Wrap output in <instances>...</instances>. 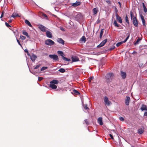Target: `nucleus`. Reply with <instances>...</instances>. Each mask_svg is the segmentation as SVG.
<instances>
[{
  "label": "nucleus",
  "mask_w": 147,
  "mask_h": 147,
  "mask_svg": "<svg viewBox=\"0 0 147 147\" xmlns=\"http://www.w3.org/2000/svg\"><path fill=\"white\" fill-rule=\"evenodd\" d=\"M142 20L143 24L144 26H146L145 21L144 19H142Z\"/></svg>",
  "instance_id": "nucleus-38"
},
{
  "label": "nucleus",
  "mask_w": 147,
  "mask_h": 147,
  "mask_svg": "<svg viewBox=\"0 0 147 147\" xmlns=\"http://www.w3.org/2000/svg\"><path fill=\"white\" fill-rule=\"evenodd\" d=\"M104 100L105 105L109 106L111 104V102L109 100L108 97L107 96H105L104 97Z\"/></svg>",
  "instance_id": "nucleus-3"
},
{
  "label": "nucleus",
  "mask_w": 147,
  "mask_h": 147,
  "mask_svg": "<svg viewBox=\"0 0 147 147\" xmlns=\"http://www.w3.org/2000/svg\"><path fill=\"white\" fill-rule=\"evenodd\" d=\"M144 129L140 128L138 130V133L139 134H142L144 132Z\"/></svg>",
  "instance_id": "nucleus-19"
},
{
  "label": "nucleus",
  "mask_w": 147,
  "mask_h": 147,
  "mask_svg": "<svg viewBox=\"0 0 147 147\" xmlns=\"http://www.w3.org/2000/svg\"><path fill=\"white\" fill-rule=\"evenodd\" d=\"M48 67H43L41 69V71H42L47 69Z\"/></svg>",
  "instance_id": "nucleus-37"
},
{
  "label": "nucleus",
  "mask_w": 147,
  "mask_h": 147,
  "mask_svg": "<svg viewBox=\"0 0 147 147\" xmlns=\"http://www.w3.org/2000/svg\"><path fill=\"white\" fill-rule=\"evenodd\" d=\"M46 35L47 37L49 38H52L53 36L52 33L49 31H46Z\"/></svg>",
  "instance_id": "nucleus-7"
},
{
  "label": "nucleus",
  "mask_w": 147,
  "mask_h": 147,
  "mask_svg": "<svg viewBox=\"0 0 147 147\" xmlns=\"http://www.w3.org/2000/svg\"><path fill=\"white\" fill-rule=\"evenodd\" d=\"M84 122L87 125H88L89 124V123L88 122V121H87V119H85L84 120Z\"/></svg>",
  "instance_id": "nucleus-44"
},
{
  "label": "nucleus",
  "mask_w": 147,
  "mask_h": 147,
  "mask_svg": "<svg viewBox=\"0 0 147 147\" xmlns=\"http://www.w3.org/2000/svg\"><path fill=\"white\" fill-rule=\"evenodd\" d=\"M40 65H37L36 66H35L34 67V69H36L40 67Z\"/></svg>",
  "instance_id": "nucleus-43"
},
{
  "label": "nucleus",
  "mask_w": 147,
  "mask_h": 147,
  "mask_svg": "<svg viewBox=\"0 0 147 147\" xmlns=\"http://www.w3.org/2000/svg\"><path fill=\"white\" fill-rule=\"evenodd\" d=\"M123 43V42L122 41L121 42H119L116 44V46L117 47H118L119 46H120L121 44H122Z\"/></svg>",
  "instance_id": "nucleus-36"
},
{
  "label": "nucleus",
  "mask_w": 147,
  "mask_h": 147,
  "mask_svg": "<svg viewBox=\"0 0 147 147\" xmlns=\"http://www.w3.org/2000/svg\"><path fill=\"white\" fill-rule=\"evenodd\" d=\"M24 51L26 53H27L28 52V50H27V49H25L24 50Z\"/></svg>",
  "instance_id": "nucleus-56"
},
{
  "label": "nucleus",
  "mask_w": 147,
  "mask_h": 147,
  "mask_svg": "<svg viewBox=\"0 0 147 147\" xmlns=\"http://www.w3.org/2000/svg\"><path fill=\"white\" fill-rule=\"evenodd\" d=\"M25 23L28 25L29 26L32 27V26L30 24V22L27 20H26L25 22Z\"/></svg>",
  "instance_id": "nucleus-22"
},
{
  "label": "nucleus",
  "mask_w": 147,
  "mask_h": 147,
  "mask_svg": "<svg viewBox=\"0 0 147 147\" xmlns=\"http://www.w3.org/2000/svg\"><path fill=\"white\" fill-rule=\"evenodd\" d=\"M5 25L7 27H11V26L8 24V23H7L6 22H5Z\"/></svg>",
  "instance_id": "nucleus-45"
},
{
  "label": "nucleus",
  "mask_w": 147,
  "mask_h": 147,
  "mask_svg": "<svg viewBox=\"0 0 147 147\" xmlns=\"http://www.w3.org/2000/svg\"><path fill=\"white\" fill-rule=\"evenodd\" d=\"M113 24L115 27H118L119 26V25L118 24L116 21L115 20H114Z\"/></svg>",
  "instance_id": "nucleus-34"
},
{
  "label": "nucleus",
  "mask_w": 147,
  "mask_h": 147,
  "mask_svg": "<svg viewBox=\"0 0 147 147\" xmlns=\"http://www.w3.org/2000/svg\"><path fill=\"white\" fill-rule=\"evenodd\" d=\"M17 42H18V44L21 46V47H22V45H21L20 42V41H19V40L17 39Z\"/></svg>",
  "instance_id": "nucleus-48"
},
{
  "label": "nucleus",
  "mask_w": 147,
  "mask_h": 147,
  "mask_svg": "<svg viewBox=\"0 0 147 147\" xmlns=\"http://www.w3.org/2000/svg\"><path fill=\"white\" fill-rule=\"evenodd\" d=\"M112 131H114V130H112Z\"/></svg>",
  "instance_id": "nucleus-64"
},
{
  "label": "nucleus",
  "mask_w": 147,
  "mask_h": 147,
  "mask_svg": "<svg viewBox=\"0 0 147 147\" xmlns=\"http://www.w3.org/2000/svg\"><path fill=\"white\" fill-rule=\"evenodd\" d=\"M115 46H114L113 47L111 48L110 49V50H113L114 49H115Z\"/></svg>",
  "instance_id": "nucleus-49"
},
{
  "label": "nucleus",
  "mask_w": 147,
  "mask_h": 147,
  "mask_svg": "<svg viewBox=\"0 0 147 147\" xmlns=\"http://www.w3.org/2000/svg\"><path fill=\"white\" fill-rule=\"evenodd\" d=\"M98 122L100 125H102L103 124V122L102 121V118L101 117H100L98 118Z\"/></svg>",
  "instance_id": "nucleus-11"
},
{
  "label": "nucleus",
  "mask_w": 147,
  "mask_h": 147,
  "mask_svg": "<svg viewBox=\"0 0 147 147\" xmlns=\"http://www.w3.org/2000/svg\"><path fill=\"white\" fill-rule=\"evenodd\" d=\"M60 29L61 30H62L63 31H65L64 29L62 27H60Z\"/></svg>",
  "instance_id": "nucleus-54"
},
{
  "label": "nucleus",
  "mask_w": 147,
  "mask_h": 147,
  "mask_svg": "<svg viewBox=\"0 0 147 147\" xmlns=\"http://www.w3.org/2000/svg\"><path fill=\"white\" fill-rule=\"evenodd\" d=\"M135 51H134V52H133V53H135Z\"/></svg>",
  "instance_id": "nucleus-62"
},
{
  "label": "nucleus",
  "mask_w": 147,
  "mask_h": 147,
  "mask_svg": "<svg viewBox=\"0 0 147 147\" xmlns=\"http://www.w3.org/2000/svg\"><path fill=\"white\" fill-rule=\"evenodd\" d=\"M141 39L140 38H139L134 43L135 45H136L138 44L139 42L140 41Z\"/></svg>",
  "instance_id": "nucleus-32"
},
{
  "label": "nucleus",
  "mask_w": 147,
  "mask_h": 147,
  "mask_svg": "<svg viewBox=\"0 0 147 147\" xmlns=\"http://www.w3.org/2000/svg\"><path fill=\"white\" fill-rule=\"evenodd\" d=\"M119 119L120 121H123L124 120V119L123 117H120L119 118Z\"/></svg>",
  "instance_id": "nucleus-47"
},
{
  "label": "nucleus",
  "mask_w": 147,
  "mask_h": 147,
  "mask_svg": "<svg viewBox=\"0 0 147 147\" xmlns=\"http://www.w3.org/2000/svg\"><path fill=\"white\" fill-rule=\"evenodd\" d=\"M121 75L123 78L125 79L126 78V74L125 72L123 71H121Z\"/></svg>",
  "instance_id": "nucleus-18"
},
{
  "label": "nucleus",
  "mask_w": 147,
  "mask_h": 147,
  "mask_svg": "<svg viewBox=\"0 0 147 147\" xmlns=\"http://www.w3.org/2000/svg\"><path fill=\"white\" fill-rule=\"evenodd\" d=\"M103 29H101L100 30V38H101L103 35Z\"/></svg>",
  "instance_id": "nucleus-31"
},
{
  "label": "nucleus",
  "mask_w": 147,
  "mask_h": 147,
  "mask_svg": "<svg viewBox=\"0 0 147 147\" xmlns=\"http://www.w3.org/2000/svg\"><path fill=\"white\" fill-rule=\"evenodd\" d=\"M133 23L134 25L136 27L138 26V22L136 18H134L133 19Z\"/></svg>",
  "instance_id": "nucleus-8"
},
{
  "label": "nucleus",
  "mask_w": 147,
  "mask_h": 147,
  "mask_svg": "<svg viewBox=\"0 0 147 147\" xmlns=\"http://www.w3.org/2000/svg\"><path fill=\"white\" fill-rule=\"evenodd\" d=\"M20 38L22 40H24L26 38V37L23 36H20Z\"/></svg>",
  "instance_id": "nucleus-42"
},
{
  "label": "nucleus",
  "mask_w": 147,
  "mask_h": 147,
  "mask_svg": "<svg viewBox=\"0 0 147 147\" xmlns=\"http://www.w3.org/2000/svg\"><path fill=\"white\" fill-rule=\"evenodd\" d=\"M140 109L142 111L144 110L146 111L147 110V107L146 105H142Z\"/></svg>",
  "instance_id": "nucleus-16"
},
{
  "label": "nucleus",
  "mask_w": 147,
  "mask_h": 147,
  "mask_svg": "<svg viewBox=\"0 0 147 147\" xmlns=\"http://www.w3.org/2000/svg\"><path fill=\"white\" fill-rule=\"evenodd\" d=\"M8 22L9 23H11L12 22V20H10L9 21H8Z\"/></svg>",
  "instance_id": "nucleus-59"
},
{
  "label": "nucleus",
  "mask_w": 147,
  "mask_h": 147,
  "mask_svg": "<svg viewBox=\"0 0 147 147\" xmlns=\"http://www.w3.org/2000/svg\"><path fill=\"white\" fill-rule=\"evenodd\" d=\"M58 71L61 73H64L65 71V70L63 68H61Z\"/></svg>",
  "instance_id": "nucleus-33"
},
{
  "label": "nucleus",
  "mask_w": 147,
  "mask_h": 147,
  "mask_svg": "<svg viewBox=\"0 0 147 147\" xmlns=\"http://www.w3.org/2000/svg\"><path fill=\"white\" fill-rule=\"evenodd\" d=\"M87 105H85V106H84V108L85 109H86V110H88L89 109V108L87 107Z\"/></svg>",
  "instance_id": "nucleus-40"
},
{
  "label": "nucleus",
  "mask_w": 147,
  "mask_h": 147,
  "mask_svg": "<svg viewBox=\"0 0 147 147\" xmlns=\"http://www.w3.org/2000/svg\"><path fill=\"white\" fill-rule=\"evenodd\" d=\"M127 40L126 39V38L123 41H122L123 42V43H124Z\"/></svg>",
  "instance_id": "nucleus-57"
},
{
  "label": "nucleus",
  "mask_w": 147,
  "mask_h": 147,
  "mask_svg": "<svg viewBox=\"0 0 147 147\" xmlns=\"http://www.w3.org/2000/svg\"><path fill=\"white\" fill-rule=\"evenodd\" d=\"M142 5L143 7L144 11L145 13H146L147 12V9L144 3H142Z\"/></svg>",
  "instance_id": "nucleus-29"
},
{
  "label": "nucleus",
  "mask_w": 147,
  "mask_h": 147,
  "mask_svg": "<svg viewBox=\"0 0 147 147\" xmlns=\"http://www.w3.org/2000/svg\"><path fill=\"white\" fill-rule=\"evenodd\" d=\"M57 41L59 43L63 45L64 44V41L61 38H58V39L57 40Z\"/></svg>",
  "instance_id": "nucleus-15"
},
{
  "label": "nucleus",
  "mask_w": 147,
  "mask_h": 147,
  "mask_svg": "<svg viewBox=\"0 0 147 147\" xmlns=\"http://www.w3.org/2000/svg\"><path fill=\"white\" fill-rule=\"evenodd\" d=\"M50 83L53 84H57L58 83V81L55 80H53L50 82Z\"/></svg>",
  "instance_id": "nucleus-20"
},
{
  "label": "nucleus",
  "mask_w": 147,
  "mask_h": 147,
  "mask_svg": "<svg viewBox=\"0 0 147 147\" xmlns=\"http://www.w3.org/2000/svg\"><path fill=\"white\" fill-rule=\"evenodd\" d=\"M30 57L32 61H34L36 59L37 57L36 55L33 54L31 56H30Z\"/></svg>",
  "instance_id": "nucleus-14"
},
{
  "label": "nucleus",
  "mask_w": 147,
  "mask_h": 147,
  "mask_svg": "<svg viewBox=\"0 0 147 147\" xmlns=\"http://www.w3.org/2000/svg\"><path fill=\"white\" fill-rule=\"evenodd\" d=\"M82 18V15L80 13H78L75 17V20L78 22H79L80 21Z\"/></svg>",
  "instance_id": "nucleus-4"
},
{
  "label": "nucleus",
  "mask_w": 147,
  "mask_h": 147,
  "mask_svg": "<svg viewBox=\"0 0 147 147\" xmlns=\"http://www.w3.org/2000/svg\"><path fill=\"white\" fill-rule=\"evenodd\" d=\"M115 16L116 19L118 20L119 22L120 23H121L122 22V20L120 17L119 16L118 14L116 13L115 15Z\"/></svg>",
  "instance_id": "nucleus-9"
},
{
  "label": "nucleus",
  "mask_w": 147,
  "mask_h": 147,
  "mask_svg": "<svg viewBox=\"0 0 147 147\" xmlns=\"http://www.w3.org/2000/svg\"><path fill=\"white\" fill-rule=\"evenodd\" d=\"M130 16H131V19H132L134 18H136L135 17H134V14L133 13V12L132 11H130Z\"/></svg>",
  "instance_id": "nucleus-25"
},
{
  "label": "nucleus",
  "mask_w": 147,
  "mask_h": 147,
  "mask_svg": "<svg viewBox=\"0 0 147 147\" xmlns=\"http://www.w3.org/2000/svg\"><path fill=\"white\" fill-rule=\"evenodd\" d=\"M129 37V35H128V36L127 37V38H126V39H127V40L128 39Z\"/></svg>",
  "instance_id": "nucleus-58"
},
{
  "label": "nucleus",
  "mask_w": 147,
  "mask_h": 147,
  "mask_svg": "<svg viewBox=\"0 0 147 147\" xmlns=\"http://www.w3.org/2000/svg\"><path fill=\"white\" fill-rule=\"evenodd\" d=\"M107 39H105L99 45L97 46V47L99 48L102 47L105 45V43L107 42Z\"/></svg>",
  "instance_id": "nucleus-6"
},
{
  "label": "nucleus",
  "mask_w": 147,
  "mask_h": 147,
  "mask_svg": "<svg viewBox=\"0 0 147 147\" xmlns=\"http://www.w3.org/2000/svg\"><path fill=\"white\" fill-rule=\"evenodd\" d=\"M80 4L81 3L80 2L77 1L75 3H73L72 4V6L74 7H76L80 5Z\"/></svg>",
  "instance_id": "nucleus-12"
},
{
  "label": "nucleus",
  "mask_w": 147,
  "mask_h": 147,
  "mask_svg": "<svg viewBox=\"0 0 147 147\" xmlns=\"http://www.w3.org/2000/svg\"><path fill=\"white\" fill-rule=\"evenodd\" d=\"M118 3L120 5H121V3L120 2H118Z\"/></svg>",
  "instance_id": "nucleus-61"
},
{
  "label": "nucleus",
  "mask_w": 147,
  "mask_h": 147,
  "mask_svg": "<svg viewBox=\"0 0 147 147\" xmlns=\"http://www.w3.org/2000/svg\"><path fill=\"white\" fill-rule=\"evenodd\" d=\"M42 16H43V18H45L46 19H47V16L44 13H42Z\"/></svg>",
  "instance_id": "nucleus-39"
},
{
  "label": "nucleus",
  "mask_w": 147,
  "mask_h": 147,
  "mask_svg": "<svg viewBox=\"0 0 147 147\" xmlns=\"http://www.w3.org/2000/svg\"><path fill=\"white\" fill-rule=\"evenodd\" d=\"M62 58L64 60L67 61H70V59H68L63 56H62Z\"/></svg>",
  "instance_id": "nucleus-27"
},
{
  "label": "nucleus",
  "mask_w": 147,
  "mask_h": 147,
  "mask_svg": "<svg viewBox=\"0 0 147 147\" xmlns=\"http://www.w3.org/2000/svg\"><path fill=\"white\" fill-rule=\"evenodd\" d=\"M57 53L58 54L60 55L62 57V56H63L64 55V54L63 53V52L61 51H57Z\"/></svg>",
  "instance_id": "nucleus-26"
},
{
  "label": "nucleus",
  "mask_w": 147,
  "mask_h": 147,
  "mask_svg": "<svg viewBox=\"0 0 147 147\" xmlns=\"http://www.w3.org/2000/svg\"><path fill=\"white\" fill-rule=\"evenodd\" d=\"M78 58L76 57L73 56L72 57V61L73 62H76L78 61Z\"/></svg>",
  "instance_id": "nucleus-17"
},
{
  "label": "nucleus",
  "mask_w": 147,
  "mask_h": 147,
  "mask_svg": "<svg viewBox=\"0 0 147 147\" xmlns=\"http://www.w3.org/2000/svg\"><path fill=\"white\" fill-rule=\"evenodd\" d=\"M93 78H93V76H92V77H90V82H91V80H92L93 79Z\"/></svg>",
  "instance_id": "nucleus-53"
},
{
  "label": "nucleus",
  "mask_w": 147,
  "mask_h": 147,
  "mask_svg": "<svg viewBox=\"0 0 147 147\" xmlns=\"http://www.w3.org/2000/svg\"><path fill=\"white\" fill-rule=\"evenodd\" d=\"M114 75L112 73H108L105 76L106 78L107 82H109L114 78Z\"/></svg>",
  "instance_id": "nucleus-1"
},
{
  "label": "nucleus",
  "mask_w": 147,
  "mask_h": 147,
  "mask_svg": "<svg viewBox=\"0 0 147 147\" xmlns=\"http://www.w3.org/2000/svg\"><path fill=\"white\" fill-rule=\"evenodd\" d=\"M11 17H13V18H14L16 17H20V16L16 13H13L11 16Z\"/></svg>",
  "instance_id": "nucleus-24"
},
{
  "label": "nucleus",
  "mask_w": 147,
  "mask_h": 147,
  "mask_svg": "<svg viewBox=\"0 0 147 147\" xmlns=\"http://www.w3.org/2000/svg\"><path fill=\"white\" fill-rule=\"evenodd\" d=\"M3 12L2 13H1V17H0V18H1L3 17Z\"/></svg>",
  "instance_id": "nucleus-55"
},
{
  "label": "nucleus",
  "mask_w": 147,
  "mask_h": 147,
  "mask_svg": "<svg viewBox=\"0 0 147 147\" xmlns=\"http://www.w3.org/2000/svg\"><path fill=\"white\" fill-rule=\"evenodd\" d=\"M45 43L46 45H47L51 46L54 45L55 42L52 40L50 39H48L45 41Z\"/></svg>",
  "instance_id": "nucleus-2"
},
{
  "label": "nucleus",
  "mask_w": 147,
  "mask_h": 147,
  "mask_svg": "<svg viewBox=\"0 0 147 147\" xmlns=\"http://www.w3.org/2000/svg\"><path fill=\"white\" fill-rule=\"evenodd\" d=\"M147 111L146 112H145L144 113V115L145 116H147V110H146Z\"/></svg>",
  "instance_id": "nucleus-52"
},
{
  "label": "nucleus",
  "mask_w": 147,
  "mask_h": 147,
  "mask_svg": "<svg viewBox=\"0 0 147 147\" xmlns=\"http://www.w3.org/2000/svg\"><path fill=\"white\" fill-rule=\"evenodd\" d=\"M33 74H34V73H33L32 72H31Z\"/></svg>",
  "instance_id": "nucleus-63"
},
{
  "label": "nucleus",
  "mask_w": 147,
  "mask_h": 147,
  "mask_svg": "<svg viewBox=\"0 0 147 147\" xmlns=\"http://www.w3.org/2000/svg\"><path fill=\"white\" fill-rule=\"evenodd\" d=\"M140 18H141V20H142V19H144V17L142 15H140Z\"/></svg>",
  "instance_id": "nucleus-50"
},
{
  "label": "nucleus",
  "mask_w": 147,
  "mask_h": 147,
  "mask_svg": "<svg viewBox=\"0 0 147 147\" xmlns=\"http://www.w3.org/2000/svg\"><path fill=\"white\" fill-rule=\"evenodd\" d=\"M49 86L52 89H55L57 88V86L55 85V84H53L50 83V84Z\"/></svg>",
  "instance_id": "nucleus-13"
},
{
  "label": "nucleus",
  "mask_w": 147,
  "mask_h": 147,
  "mask_svg": "<svg viewBox=\"0 0 147 147\" xmlns=\"http://www.w3.org/2000/svg\"><path fill=\"white\" fill-rule=\"evenodd\" d=\"M49 57L55 61H57L59 59L58 56L56 55H49Z\"/></svg>",
  "instance_id": "nucleus-5"
},
{
  "label": "nucleus",
  "mask_w": 147,
  "mask_h": 147,
  "mask_svg": "<svg viewBox=\"0 0 147 147\" xmlns=\"http://www.w3.org/2000/svg\"><path fill=\"white\" fill-rule=\"evenodd\" d=\"M73 92L74 93L78 94H80V93L78 92V91L76 90H73Z\"/></svg>",
  "instance_id": "nucleus-41"
},
{
  "label": "nucleus",
  "mask_w": 147,
  "mask_h": 147,
  "mask_svg": "<svg viewBox=\"0 0 147 147\" xmlns=\"http://www.w3.org/2000/svg\"><path fill=\"white\" fill-rule=\"evenodd\" d=\"M23 34L26 36L28 38L29 37V36L28 33L26 31H24L22 32Z\"/></svg>",
  "instance_id": "nucleus-30"
},
{
  "label": "nucleus",
  "mask_w": 147,
  "mask_h": 147,
  "mask_svg": "<svg viewBox=\"0 0 147 147\" xmlns=\"http://www.w3.org/2000/svg\"><path fill=\"white\" fill-rule=\"evenodd\" d=\"M130 98L129 97H127L126 99L125 100V103L126 105H129V102L130 100Z\"/></svg>",
  "instance_id": "nucleus-21"
},
{
  "label": "nucleus",
  "mask_w": 147,
  "mask_h": 147,
  "mask_svg": "<svg viewBox=\"0 0 147 147\" xmlns=\"http://www.w3.org/2000/svg\"><path fill=\"white\" fill-rule=\"evenodd\" d=\"M43 79V78L42 77H38V80L39 81H41Z\"/></svg>",
  "instance_id": "nucleus-46"
},
{
  "label": "nucleus",
  "mask_w": 147,
  "mask_h": 147,
  "mask_svg": "<svg viewBox=\"0 0 147 147\" xmlns=\"http://www.w3.org/2000/svg\"><path fill=\"white\" fill-rule=\"evenodd\" d=\"M38 28L41 31H42V32H46V31H47L46 30L47 28L42 25H40L38 26Z\"/></svg>",
  "instance_id": "nucleus-10"
},
{
  "label": "nucleus",
  "mask_w": 147,
  "mask_h": 147,
  "mask_svg": "<svg viewBox=\"0 0 147 147\" xmlns=\"http://www.w3.org/2000/svg\"><path fill=\"white\" fill-rule=\"evenodd\" d=\"M109 135L110 137H111V138L112 139H113V137L112 135L111 134H109Z\"/></svg>",
  "instance_id": "nucleus-51"
},
{
  "label": "nucleus",
  "mask_w": 147,
  "mask_h": 147,
  "mask_svg": "<svg viewBox=\"0 0 147 147\" xmlns=\"http://www.w3.org/2000/svg\"><path fill=\"white\" fill-rule=\"evenodd\" d=\"M93 11L94 15L96 14L98 12V8H95L93 9Z\"/></svg>",
  "instance_id": "nucleus-23"
},
{
  "label": "nucleus",
  "mask_w": 147,
  "mask_h": 147,
  "mask_svg": "<svg viewBox=\"0 0 147 147\" xmlns=\"http://www.w3.org/2000/svg\"><path fill=\"white\" fill-rule=\"evenodd\" d=\"M81 41H83L84 42H85L86 41V38L84 36H83L81 39Z\"/></svg>",
  "instance_id": "nucleus-28"
},
{
  "label": "nucleus",
  "mask_w": 147,
  "mask_h": 147,
  "mask_svg": "<svg viewBox=\"0 0 147 147\" xmlns=\"http://www.w3.org/2000/svg\"><path fill=\"white\" fill-rule=\"evenodd\" d=\"M125 21L128 24H129V22L128 20V18L127 15H126L125 17Z\"/></svg>",
  "instance_id": "nucleus-35"
},
{
  "label": "nucleus",
  "mask_w": 147,
  "mask_h": 147,
  "mask_svg": "<svg viewBox=\"0 0 147 147\" xmlns=\"http://www.w3.org/2000/svg\"><path fill=\"white\" fill-rule=\"evenodd\" d=\"M27 53L28 55V56H30V54L29 53H28H28Z\"/></svg>",
  "instance_id": "nucleus-60"
}]
</instances>
